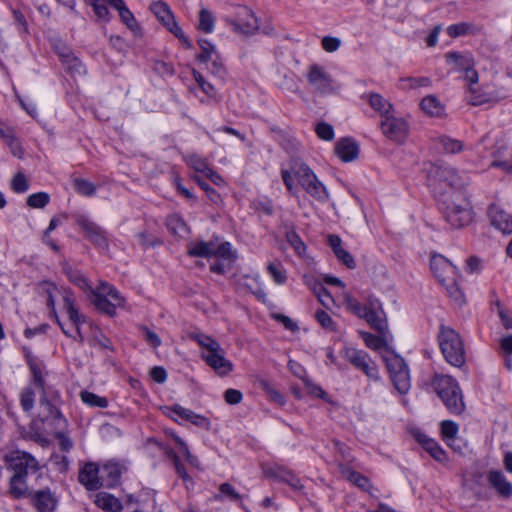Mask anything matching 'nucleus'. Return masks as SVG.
<instances>
[{
    "mask_svg": "<svg viewBox=\"0 0 512 512\" xmlns=\"http://www.w3.org/2000/svg\"><path fill=\"white\" fill-rule=\"evenodd\" d=\"M41 287L46 294L47 305L51 309L52 316L63 333L83 341L84 336L80 326L85 322V316L77 309L74 294L67 289L60 290L48 282L43 283Z\"/></svg>",
    "mask_w": 512,
    "mask_h": 512,
    "instance_id": "obj_1",
    "label": "nucleus"
},
{
    "mask_svg": "<svg viewBox=\"0 0 512 512\" xmlns=\"http://www.w3.org/2000/svg\"><path fill=\"white\" fill-rule=\"evenodd\" d=\"M281 175L289 192H294V179H296L301 187L317 201L326 202L328 200L329 194L326 187L305 163L294 162L291 170L284 169Z\"/></svg>",
    "mask_w": 512,
    "mask_h": 512,
    "instance_id": "obj_2",
    "label": "nucleus"
},
{
    "mask_svg": "<svg viewBox=\"0 0 512 512\" xmlns=\"http://www.w3.org/2000/svg\"><path fill=\"white\" fill-rule=\"evenodd\" d=\"M189 337L201 347V357L217 374L224 376L233 369L231 361L225 358L220 344L208 335L200 332L190 333Z\"/></svg>",
    "mask_w": 512,
    "mask_h": 512,
    "instance_id": "obj_3",
    "label": "nucleus"
},
{
    "mask_svg": "<svg viewBox=\"0 0 512 512\" xmlns=\"http://www.w3.org/2000/svg\"><path fill=\"white\" fill-rule=\"evenodd\" d=\"M430 267L438 282L445 287L449 297L457 304H463L465 297L458 286L457 272L452 263L442 255H434L431 258Z\"/></svg>",
    "mask_w": 512,
    "mask_h": 512,
    "instance_id": "obj_4",
    "label": "nucleus"
},
{
    "mask_svg": "<svg viewBox=\"0 0 512 512\" xmlns=\"http://www.w3.org/2000/svg\"><path fill=\"white\" fill-rule=\"evenodd\" d=\"M442 205L445 220L452 228H462L471 222L470 202L461 191L448 193Z\"/></svg>",
    "mask_w": 512,
    "mask_h": 512,
    "instance_id": "obj_5",
    "label": "nucleus"
},
{
    "mask_svg": "<svg viewBox=\"0 0 512 512\" xmlns=\"http://www.w3.org/2000/svg\"><path fill=\"white\" fill-rule=\"evenodd\" d=\"M432 386L451 413L461 414L464 411L462 391L455 379L448 375H436Z\"/></svg>",
    "mask_w": 512,
    "mask_h": 512,
    "instance_id": "obj_6",
    "label": "nucleus"
},
{
    "mask_svg": "<svg viewBox=\"0 0 512 512\" xmlns=\"http://www.w3.org/2000/svg\"><path fill=\"white\" fill-rule=\"evenodd\" d=\"M438 339L447 362L453 366L461 367L465 363V352L460 335L454 329L441 325Z\"/></svg>",
    "mask_w": 512,
    "mask_h": 512,
    "instance_id": "obj_7",
    "label": "nucleus"
},
{
    "mask_svg": "<svg viewBox=\"0 0 512 512\" xmlns=\"http://www.w3.org/2000/svg\"><path fill=\"white\" fill-rule=\"evenodd\" d=\"M89 301L101 312L114 316L116 309L123 307L125 300L119 291L106 282H100L97 289L91 292Z\"/></svg>",
    "mask_w": 512,
    "mask_h": 512,
    "instance_id": "obj_8",
    "label": "nucleus"
},
{
    "mask_svg": "<svg viewBox=\"0 0 512 512\" xmlns=\"http://www.w3.org/2000/svg\"><path fill=\"white\" fill-rule=\"evenodd\" d=\"M427 177L429 184L435 188L445 183L451 188L461 189L470 181L467 174H460L455 168L446 164H431L427 170Z\"/></svg>",
    "mask_w": 512,
    "mask_h": 512,
    "instance_id": "obj_9",
    "label": "nucleus"
},
{
    "mask_svg": "<svg viewBox=\"0 0 512 512\" xmlns=\"http://www.w3.org/2000/svg\"><path fill=\"white\" fill-rule=\"evenodd\" d=\"M8 469L13 474L10 480H22L26 477H38L39 465L37 461L28 453L15 451L6 456Z\"/></svg>",
    "mask_w": 512,
    "mask_h": 512,
    "instance_id": "obj_10",
    "label": "nucleus"
},
{
    "mask_svg": "<svg viewBox=\"0 0 512 512\" xmlns=\"http://www.w3.org/2000/svg\"><path fill=\"white\" fill-rule=\"evenodd\" d=\"M340 355L355 368L361 370L370 380L377 381L380 379L376 363L365 351L345 346L340 351Z\"/></svg>",
    "mask_w": 512,
    "mask_h": 512,
    "instance_id": "obj_11",
    "label": "nucleus"
},
{
    "mask_svg": "<svg viewBox=\"0 0 512 512\" xmlns=\"http://www.w3.org/2000/svg\"><path fill=\"white\" fill-rule=\"evenodd\" d=\"M225 22L235 33L252 35L259 30V21L254 12L246 6H238L232 17H226Z\"/></svg>",
    "mask_w": 512,
    "mask_h": 512,
    "instance_id": "obj_12",
    "label": "nucleus"
},
{
    "mask_svg": "<svg viewBox=\"0 0 512 512\" xmlns=\"http://www.w3.org/2000/svg\"><path fill=\"white\" fill-rule=\"evenodd\" d=\"M309 84L321 95H331L339 92L340 87L323 67L313 64L307 72Z\"/></svg>",
    "mask_w": 512,
    "mask_h": 512,
    "instance_id": "obj_13",
    "label": "nucleus"
},
{
    "mask_svg": "<svg viewBox=\"0 0 512 512\" xmlns=\"http://www.w3.org/2000/svg\"><path fill=\"white\" fill-rule=\"evenodd\" d=\"M382 133L391 141L398 144L404 143L409 133V124L403 117L392 113L380 122Z\"/></svg>",
    "mask_w": 512,
    "mask_h": 512,
    "instance_id": "obj_14",
    "label": "nucleus"
},
{
    "mask_svg": "<svg viewBox=\"0 0 512 512\" xmlns=\"http://www.w3.org/2000/svg\"><path fill=\"white\" fill-rule=\"evenodd\" d=\"M150 10L170 32H172L178 39H180L188 47L191 46L189 40L185 37L182 29L174 20V15L172 11L165 2L161 0L153 2L150 5Z\"/></svg>",
    "mask_w": 512,
    "mask_h": 512,
    "instance_id": "obj_15",
    "label": "nucleus"
},
{
    "mask_svg": "<svg viewBox=\"0 0 512 512\" xmlns=\"http://www.w3.org/2000/svg\"><path fill=\"white\" fill-rule=\"evenodd\" d=\"M446 59L449 65H453L454 70L464 73L469 84H477L478 73L474 69V60L470 54L450 52L446 55Z\"/></svg>",
    "mask_w": 512,
    "mask_h": 512,
    "instance_id": "obj_16",
    "label": "nucleus"
},
{
    "mask_svg": "<svg viewBox=\"0 0 512 512\" xmlns=\"http://www.w3.org/2000/svg\"><path fill=\"white\" fill-rule=\"evenodd\" d=\"M473 489L479 493V498H509L512 495V485L510 482H471Z\"/></svg>",
    "mask_w": 512,
    "mask_h": 512,
    "instance_id": "obj_17",
    "label": "nucleus"
},
{
    "mask_svg": "<svg viewBox=\"0 0 512 512\" xmlns=\"http://www.w3.org/2000/svg\"><path fill=\"white\" fill-rule=\"evenodd\" d=\"M415 438L422 445V447L438 462L446 460V453L440 445L434 440L429 438L426 434L417 432Z\"/></svg>",
    "mask_w": 512,
    "mask_h": 512,
    "instance_id": "obj_18",
    "label": "nucleus"
},
{
    "mask_svg": "<svg viewBox=\"0 0 512 512\" xmlns=\"http://www.w3.org/2000/svg\"><path fill=\"white\" fill-rule=\"evenodd\" d=\"M110 6L118 11L123 24L131 31L139 30V25L133 13L127 8L123 0H105Z\"/></svg>",
    "mask_w": 512,
    "mask_h": 512,
    "instance_id": "obj_19",
    "label": "nucleus"
},
{
    "mask_svg": "<svg viewBox=\"0 0 512 512\" xmlns=\"http://www.w3.org/2000/svg\"><path fill=\"white\" fill-rule=\"evenodd\" d=\"M39 409V416L41 417L42 421L56 422L57 425L65 424V419L62 417L61 413L51 402L46 399L45 396L40 400Z\"/></svg>",
    "mask_w": 512,
    "mask_h": 512,
    "instance_id": "obj_20",
    "label": "nucleus"
},
{
    "mask_svg": "<svg viewBox=\"0 0 512 512\" xmlns=\"http://www.w3.org/2000/svg\"><path fill=\"white\" fill-rule=\"evenodd\" d=\"M81 227L86 231L87 237L100 248L106 249L108 247L107 239L103 230L95 223L86 219L79 221Z\"/></svg>",
    "mask_w": 512,
    "mask_h": 512,
    "instance_id": "obj_21",
    "label": "nucleus"
},
{
    "mask_svg": "<svg viewBox=\"0 0 512 512\" xmlns=\"http://www.w3.org/2000/svg\"><path fill=\"white\" fill-rule=\"evenodd\" d=\"M336 155L344 162L354 160L358 155V146L349 138L341 139L335 146Z\"/></svg>",
    "mask_w": 512,
    "mask_h": 512,
    "instance_id": "obj_22",
    "label": "nucleus"
},
{
    "mask_svg": "<svg viewBox=\"0 0 512 512\" xmlns=\"http://www.w3.org/2000/svg\"><path fill=\"white\" fill-rule=\"evenodd\" d=\"M305 283L313 290L318 301L326 308L330 309L335 304L334 299L328 290L317 280L312 277L304 276Z\"/></svg>",
    "mask_w": 512,
    "mask_h": 512,
    "instance_id": "obj_23",
    "label": "nucleus"
},
{
    "mask_svg": "<svg viewBox=\"0 0 512 512\" xmlns=\"http://www.w3.org/2000/svg\"><path fill=\"white\" fill-rule=\"evenodd\" d=\"M199 46L201 49V54L198 57L199 60L202 62H205V63L211 61L215 68L214 72H216V73L220 72L222 67L217 62L219 57H218V52L216 50L215 45L212 44L209 40L200 39Z\"/></svg>",
    "mask_w": 512,
    "mask_h": 512,
    "instance_id": "obj_24",
    "label": "nucleus"
},
{
    "mask_svg": "<svg viewBox=\"0 0 512 512\" xmlns=\"http://www.w3.org/2000/svg\"><path fill=\"white\" fill-rule=\"evenodd\" d=\"M367 99L371 108L376 111L382 119L394 113L393 105L380 94L369 93Z\"/></svg>",
    "mask_w": 512,
    "mask_h": 512,
    "instance_id": "obj_25",
    "label": "nucleus"
},
{
    "mask_svg": "<svg viewBox=\"0 0 512 512\" xmlns=\"http://www.w3.org/2000/svg\"><path fill=\"white\" fill-rule=\"evenodd\" d=\"M94 503L104 511L121 512L123 505L119 499L106 492H99L95 495Z\"/></svg>",
    "mask_w": 512,
    "mask_h": 512,
    "instance_id": "obj_26",
    "label": "nucleus"
},
{
    "mask_svg": "<svg viewBox=\"0 0 512 512\" xmlns=\"http://www.w3.org/2000/svg\"><path fill=\"white\" fill-rule=\"evenodd\" d=\"M458 430H459V428H458L457 423H455L453 421L444 420L441 422V435H442L443 440L453 450H455L457 452H461V447L455 445V442L457 440Z\"/></svg>",
    "mask_w": 512,
    "mask_h": 512,
    "instance_id": "obj_27",
    "label": "nucleus"
},
{
    "mask_svg": "<svg viewBox=\"0 0 512 512\" xmlns=\"http://www.w3.org/2000/svg\"><path fill=\"white\" fill-rule=\"evenodd\" d=\"M33 502L39 512H53L56 507L57 500L50 491H38Z\"/></svg>",
    "mask_w": 512,
    "mask_h": 512,
    "instance_id": "obj_28",
    "label": "nucleus"
},
{
    "mask_svg": "<svg viewBox=\"0 0 512 512\" xmlns=\"http://www.w3.org/2000/svg\"><path fill=\"white\" fill-rule=\"evenodd\" d=\"M381 358L385 362L390 376H392V374L399 373L400 371L408 369L404 359L391 350H386L383 352L381 354Z\"/></svg>",
    "mask_w": 512,
    "mask_h": 512,
    "instance_id": "obj_29",
    "label": "nucleus"
},
{
    "mask_svg": "<svg viewBox=\"0 0 512 512\" xmlns=\"http://www.w3.org/2000/svg\"><path fill=\"white\" fill-rule=\"evenodd\" d=\"M215 241H196L189 245L188 254L194 257H204L209 258L213 257L215 254Z\"/></svg>",
    "mask_w": 512,
    "mask_h": 512,
    "instance_id": "obj_30",
    "label": "nucleus"
},
{
    "mask_svg": "<svg viewBox=\"0 0 512 512\" xmlns=\"http://www.w3.org/2000/svg\"><path fill=\"white\" fill-rule=\"evenodd\" d=\"M421 110L428 116L439 117L444 113V106L434 95L424 97L420 102Z\"/></svg>",
    "mask_w": 512,
    "mask_h": 512,
    "instance_id": "obj_31",
    "label": "nucleus"
},
{
    "mask_svg": "<svg viewBox=\"0 0 512 512\" xmlns=\"http://www.w3.org/2000/svg\"><path fill=\"white\" fill-rule=\"evenodd\" d=\"M27 362L33 376V381L45 393L44 389V365L37 357L26 353Z\"/></svg>",
    "mask_w": 512,
    "mask_h": 512,
    "instance_id": "obj_32",
    "label": "nucleus"
},
{
    "mask_svg": "<svg viewBox=\"0 0 512 512\" xmlns=\"http://www.w3.org/2000/svg\"><path fill=\"white\" fill-rule=\"evenodd\" d=\"M262 470L265 478L288 480L293 477V473L290 470L273 463L262 465Z\"/></svg>",
    "mask_w": 512,
    "mask_h": 512,
    "instance_id": "obj_33",
    "label": "nucleus"
},
{
    "mask_svg": "<svg viewBox=\"0 0 512 512\" xmlns=\"http://www.w3.org/2000/svg\"><path fill=\"white\" fill-rule=\"evenodd\" d=\"M127 472V467L116 461H108L101 467V478L117 479L123 477Z\"/></svg>",
    "mask_w": 512,
    "mask_h": 512,
    "instance_id": "obj_34",
    "label": "nucleus"
},
{
    "mask_svg": "<svg viewBox=\"0 0 512 512\" xmlns=\"http://www.w3.org/2000/svg\"><path fill=\"white\" fill-rule=\"evenodd\" d=\"M360 335L365 343V345L372 350L385 352L386 350H390L387 347V340L385 338V333L382 336H376L369 332H360Z\"/></svg>",
    "mask_w": 512,
    "mask_h": 512,
    "instance_id": "obj_35",
    "label": "nucleus"
},
{
    "mask_svg": "<svg viewBox=\"0 0 512 512\" xmlns=\"http://www.w3.org/2000/svg\"><path fill=\"white\" fill-rule=\"evenodd\" d=\"M65 53L60 54V58L66 69L73 75L84 73V67L81 61L73 55L69 48H65Z\"/></svg>",
    "mask_w": 512,
    "mask_h": 512,
    "instance_id": "obj_36",
    "label": "nucleus"
},
{
    "mask_svg": "<svg viewBox=\"0 0 512 512\" xmlns=\"http://www.w3.org/2000/svg\"><path fill=\"white\" fill-rule=\"evenodd\" d=\"M359 317L365 319L372 328L378 330L381 334L386 332V323L381 319L379 314L374 309L366 307Z\"/></svg>",
    "mask_w": 512,
    "mask_h": 512,
    "instance_id": "obj_37",
    "label": "nucleus"
},
{
    "mask_svg": "<svg viewBox=\"0 0 512 512\" xmlns=\"http://www.w3.org/2000/svg\"><path fill=\"white\" fill-rule=\"evenodd\" d=\"M396 390L400 394H406L411 387V379L409 369L400 371L399 373L392 374L390 376Z\"/></svg>",
    "mask_w": 512,
    "mask_h": 512,
    "instance_id": "obj_38",
    "label": "nucleus"
},
{
    "mask_svg": "<svg viewBox=\"0 0 512 512\" xmlns=\"http://www.w3.org/2000/svg\"><path fill=\"white\" fill-rule=\"evenodd\" d=\"M493 157L492 167L500 168L508 173L512 172V149L506 151L503 158H501V150L497 149L493 153Z\"/></svg>",
    "mask_w": 512,
    "mask_h": 512,
    "instance_id": "obj_39",
    "label": "nucleus"
},
{
    "mask_svg": "<svg viewBox=\"0 0 512 512\" xmlns=\"http://www.w3.org/2000/svg\"><path fill=\"white\" fill-rule=\"evenodd\" d=\"M215 16L207 8H201L199 11L198 29L205 33H212L215 27Z\"/></svg>",
    "mask_w": 512,
    "mask_h": 512,
    "instance_id": "obj_40",
    "label": "nucleus"
},
{
    "mask_svg": "<svg viewBox=\"0 0 512 512\" xmlns=\"http://www.w3.org/2000/svg\"><path fill=\"white\" fill-rule=\"evenodd\" d=\"M431 81L427 77H406L399 80L401 90H412L420 87H429Z\"/></svg>",
    "mask_w": 512,
    "mask_h": 512,
    "instance_id": "obj_41",
    "label": "nucleus"
},
{
    "mask_svg": "<svg viewBox=\"0 0 512 512\" xmlns=\"http://www.w3.org/2000/svg\"><path fill=\"white\" fill-rule=\"evenodd\" d=\"M286 240L294 249L295 253L301 258H307V247L302 241L300 236L294 231L290 230L286 232Z\"/></svg>",
    "mask_w": 512,
    "mask_h": 512,
    "instance_id": "obj_42",
    "label": "nucleus"
},
{
    "mask_svg": "<svg viewBox=\"0 0 512 512\" xmlns=\"http://www.w3.org/2000/svg\"><path fill=\"white\" fill-rule=\"evenodd\" d=\"M7 493L15 499L27 498L30 496L27 482H7Z\"/></svg>",
    "mask_w": 512,
    "mask_h": 512,
    "instance_id": "obj_43",
    "label": "nucleus"
},
{
    "mask_svg": "<svg viewBox=\"0 0 512 512\" xmlns=\"http://www.w3.org/2000/svg\"><path fill=\"white\" fill-rule=\"evenodd\" d=\"M168 229L178 236H184L188 233V227L179 215H172L167 219Z\"/></svg>",
    "mask_w": 512,
    "mask_h": 512,
    "instance_id": "obj_44",
    "label": "nucleus"
},
{
    "mask_svg": "<svg viewBox=\"0 0 512 512\" xmlns=\"http://www.w3.org/2000/svg\"><path fill=\"white\" fill-rule=\"evenodd\" d=\"M475 84H469L470 103L472 105H481L493 99V93L487 91H478Z\"/></svg>",
    "mask_w": 512,
    "mask_h": 512,
    "instance_id": "obj_45",
    "label": "nucleus"
},
{
    "mask_svg": "<svg viewBox=\"0 0 512 512\" xmlns=\"http://www.w3.org/2000/svg\"><path fill=\"white\" fill-rule=\"evenodd\" d=\"M81 400L91 407H99L106 408L108 406V401L104 397H100L89 391H82L80 393Z\"/></svg>",
    "mask_w": 512,
    "mask_h": 512,
    "instance_id": "obj_46",
    "label": "nucleus"
},
{
    "mask_svg": "<svg viewBox=\"0 0 512 512\" xmlns=\"http://www.w3.org/2000/svg\"><path fill=\"white\" fill-rule=\"evenodd\" d=\"M492 223L504 233L512 232V215L499 212L492 217Z\"/></svg>",
    "mask_w": 512,
    "mask_h": 512,
    "instance_id": "obj_47",
    "label": "nucleus"
},
{
    "mask_svg": "<svg viewBox=\"0 0 512 512\" xmlns=\"http://www.w3.org/2000/svg\"><path fill=\"white\" fill-rule=\"evenodd\" d=\"M267 271L273 278L274 282L278 285L285 283L287 279L286 270L283 268L281 263L271 262L267 266Z\"/></svg>",
    "mask_w": 512,
    "mask_h": 512,
    "instance_id": "obj_48",
    "label": "nucleus"
},
{
    "mask_svg": "<svg viewBox=\"0 0 512 512\" xmlns=\"http://www.w3.org/2000/svg\"><path fill=\"white\" fill-rule=\"evenodd\" d=\"M73 186L76 192L83 196H93L96 193V186L85 179L77 178L73 181Z\"/></svg>",
    "mask_w": 512,
    "mask_h": 512,
    "instance_id": "obj_49",
    "label": "nucleus"
},
{
    "mask_svg": "<svg viewBox=\"0 0 512 512\" xmlns=\"http://www.w3.org/2000/svg\"><path fill=\"white\" fill-rule=\"evenodd\" d=\"M100 468L94 462L85 463L79 470L78 480H98Z\"/></svg>",
    "mask_w": 512,
    "mask_h": 512,
    "instance_id": "obj_50",
    "label": "nucleus"
},
{
    "mask_svg": "<svg viewBox=\"0 0 512 512\" xmlns=\"http://www.w3.org/2000/svg\"><path fill=\"white\" fill-rule=\"evenodd\" d=\"M187 163L195 172L201 173L204 176L209 173L211 169L204 158L195 154L187 158Z\"/></svg>",
    "mask_w": 512,
    "mask_h": 512,
    "instance_id": "obj_51",
    "label": "nucleus"
},
{
    "mask_svg": "<svg viewBox=\"0 0 512 512\" xmlns=\"http://www.w3.org/2000/svg\"><path fill=\"white\" fill-rule=\"evenodd\" d=\"M315 318L320 326L328 332H336L337 325L331 316L324 310H318L315 313Z\"/></svg>",
    "mask_w": 512,
    "mask_h": 512,
    "instance_id": "obj_52",
    "label": "nucleus"
},
{
    "mask_svg": "<svg viewBox=\"0 0 512 512\" xmlns=\"http://www.w3.org/2000/svg\"><path fill=\"white\" fill-rule=\"evenodd\" d=\"M438 141L447 153L454 154L462 151L463 149V143L461 141L452 139L448 136H440L438 137Z\"/></svg>",
    "mask_w": 512,
    "mask_h": 512,
    "instance_id": "obj_53",
    "label": "nucleus"
},
{
    "mask_svg": "<svg viewBox=\"0 0 512 512\" xmlns=\"http://www.w3.org/2000/svg\"><path fill=\"white\" fill-rule=\"evenodd\" d=\"M69 279L72 283H74L87 294L88 299L90 298L91 292H93L95 289L91 287L88 280L82 274L78 272H71L69 274Z\"/></svg>",
    "mask_w": 512,
    "mask_h": 512,
    "instance_id": "obj_54",
    "label": "nucleus"
},
{
    "mask_svg": "<svg viewBox=\"0 0 512 512\" xmlns=\"http://www.w3.org/2000/svg\"><path fill=\"white\" fill-rule=\"evenodd\" d=\"M472 30H473L472 24H469L466 22H461V23L450 25L447 28V33L450 37L455 38L458 36L469 34L472 32Z\"/></svg>",
    "mask_w": 512,
    "mask_h": 512,
    "instance_id": "obj_55",
    "label": "nucleus"
},
{
    "mask_svg": "<svg viewBox=\"0 0 512 512\" xmlns=\"http://www.w3.org/2000/svg\"><path fill=\"white\" fill-rule=\"evenodd\" d=\"M215 257L219 259L232 261L235 259V255L232 251L231 245L228 242L218 243L216 242Z\"/></svg>",
    "mask_w": 512,
    "mask_h": 512,
    "instance_id": "obj_56",
    "label": "nucleus"
},
{
    "mask_svg": "<svg viewBox=\"0 0 512 512\" xmlns=\"http://www.w3.org/2000/svg\"><path fill=\"white\" fill-rule=\"evenodd\" d=\"M0 133L5 138L7 144L11 147L14 156L21 158L23 156V150L16 138L13 137L10 131H5L0 127Z\"/></svg>",
    "mask_w": 512,
    "mask_h": 512,
    "instance_id": "obj_57",
    "label": "nucleus"
},
{
    "mask_svg": "<svg viewBox=\"0 0 512 512\" xmlns=\"http://www.w3.org/2000/svg\"><path fill=\"white\" fill-rule=\"evenodd\" d=\"M49 195L45 192H38L27 198V204L31 208H43L49 202Z\"/></svg>",
    "mask_w": 512,
    "mask_h": 512,
    "instance_id": "obj_58",
    "label": "nucleus"
},
{
    "mask_svg": "<svg viewBox=\"0 0 512 512\" xmlns=\"http://www.w3.org/2000/svg\"><path fill=\"white\" fill-rule=\"evenodd\" d=\"M171 436H172L173 440L175 441L176 445L178 446L180 452L187 459V461L191 465H197L198 459L190 453L188 445L186 444V442L182 438H180L178 435H176V434H171Z\"/></svg>",
    "mask_w": 512,
    "mask_h": 512,
    "instance_id": "obj_59",
    "label": "nucleus"
},
{
    "mask_svg": "<svg viewBox=\"0 0 512 512\" xmlns=\"http://www.w3.org/2000/svg\"><path fill=\"white\" fill-rule=\"evenodd\" d=\"M35 392L31 387H25L20 394V402L24 411H30L34 406Z\"/></svg>",
    "mask_w": 512,
    "mask_h": 512,
    "instance_id": "obj_60",
    "label": "nucleus"
},
{
    "mask_svg": "<svg viewBox=\"0 0 512 512\" xmlns=\"http://www.w3.org/2000/svg\"><path fill=\"white\" fill-rule=\"evenodd\" d=\"M343 301L351 312L358 317L362 314L366 307H363L349 292L343 293Z\"/></svg>",
    "mask_w": 512,
    "mask_h": 512,
    "instance_id": "obj_61",
    "label": "nucleus"
},
{
    "mask_svg": "<svg viewBox=\"0 0 512 512\" xmlns=\"http://www.w3.org/2000/svg\"><path fill=\"white\" fill-rule=\"evenodd\" d=\"M11 188L16 193H24L28 190L29 184L23 173H17L12 181Z\"/></svg>",
    "mask_w": 512,
    "mask_h": 512,
    "instance_id": "obj_62",
    "label": "nucleus"
},
{
    "mask_svg": "<svg viewBox=\"0 0 512 512\" xmlns=\"http://www.w3.org/2000/svg\"><path fill=\"white\" fill-rule=\"evenodd\" d=\"M315 131L317 136L325 141H331L334 139V130L333 127L325 122H321L317 124Z\"/></svg>",
    "mask_w": 512,
    "mask_h": 512,
    "instance_id": "obj_63",
    "label": "nucleus"
},
{
    "mask_svg": "<svg viewBox=\"0 0 512 512\" xmlns=\"http://www.w3.org/2000/svg\"><path fill=\"white\" fill-rule=\"evenodd\" d=\"M341 43L342 41L340 38L332 36H325L321 40L322 48L328 53L337 51L340 48Z\"/></svg>",
    "mask_w": 512,
    "mask_h": 512,
    "instance_id": "obj_64",
    "label": "nucleus"
}]
</instances>
